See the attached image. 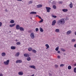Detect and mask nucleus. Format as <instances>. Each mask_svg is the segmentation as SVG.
I'll return each instance as SVG.
<instances>
[{"mask_svg":"<svg viewBox=\"0 0 76 76\" xmlns=\"http://www.w3.org/2000/svg\"><path fill=\"white\" fill-rule=\"evenodd\" d=\"M2 26V23L0 22V27L1 26Z\"/></svg>","mask_w":76,"mask_h":76,"instance_id":"79ce46f5","label":"nucleus"},{"mask_svg":"<svg viewBox=\"0 0 76 76\" xmlns=\"http://www.w3.org/2000/svg\"><path fill=\"white\" fill-rule=\"evenodd\" d=\"M74 66H76V63H75L74 64Z\"/></svg>","mask_w":76,"mask_h":76,"instance_id":"864d4df0","label":"nucleus"},{"mask_svg":"<svg viewBox=\"0 0 76 76\" xmlns=\"http://www.w3.org/2000/svg\"><path fill=\"white\" fill-rule=\"evenodd\" d=\"M60 67H63L64 65L63 64H61L60 65Z\"/></svg>","mask_w":76,"mask_h":76,"instance_id":"58836bf2","label":"nucleus"},{"mask_svg":"<svg viewBox=\"0 0 76 76\" xmlns=\"http://www.w3.org/2000/svg\"><path fill=\"white\" fill-rule=\"evenodd\" d=\"M24 56L26 57H29L30 55L28 53H25L24 54Z\"/></svg>","mask_w":76,"mask_h":76,"instance_id":"1a4fd4ad","label":"nucleus"},{"mask_svg":"<svg viewBox=\"0 0 76 76\" xmlns=\"http://www.w3.org/2000/svg\"><path fill=\"white\" fill-rule=\"evenodd\" d=\"M19 29L21 31H24V28L22 27H20Z\"/></svg>","mask_w":76,"mask_h":76,"instance_id":"ddd939ff","label":"nucleus"},{"mask_svg":"<svg viewBox=\"0 0 76 76\" xmlns=\"http://www.w3.org/2000/svg\"><path fill=\"white\" fill-rule=\"evenodd\" d=\"M32 52L34 53H37V51L35 50H32Z\"/></svg>","mask_w":76,"mask_h":76,"instance_id":"5701e85b","label":"nucleus"},{"mask_svg":"<svg viewBox=\"0 0 76 76\" xmlns=\"http://www.w3.org/2000/svg\"><path fill=\"white\" fill-rule=\"evenodd\" d=\"M20 26L19 25H16V29L17 30H19L20 29Z\"/></svg>","mask_w":76,"mask_h":76,"instance_id":"423d86ee","label":"nucleus"},{"mask_svg":"<svg viewBox=\"0 0 76 76\" xmlns=\"http://www.w3.org/2000/svg\"><path fill=\"white\" fill-rule=\"evenodd\" d=\"M20 55V53L19 52H18L16 53L15 55V57H19Z\"/></svg>","mask_w":76,"mask_h":76,"instance_id":"6e6552de","label":"nucleus"},{"mask_svg":"<svg viewBox=\"0 0 76 76\" xmlns=\"http://www.w3.org/2000/svg\"><path fill=\"white\" fill-rule=\"evenodd\" d=\"M6 12L7 11V10H6Z\"/></svg>","mask_w":76,"mask_h":76,"instance_id":"4d7b16f0","label":"nucleus"},{"mask_svg":"<svg viewBox=\"0 0 76 76\" xmlns=\"http://www.w3.org/2000/svg\"><path fill=\"white\" fill-rule=\"evenodd\" d=\"M16 44H17V45H20V42H18L16 43Z\"/></svg>","mask_w":76,"mask_h":76,"instance_id":"473e14b6","label":"nucleus"},{"mask_svg":"<svg viewBox=\"0 0 76 76\" xmlns=\"http://www.w3.org/2000/svg\"><path fill=\"white\" fill-rule=\"evenodd\" d=\"M55 68H56V69H57V68H58V65L57 64H56L55 65Z\"/></svg>","mask_w":76,"mask_h":76,"instance_id":"2f4dec72","label":"nucleus"},{"mask_svg":"<svg viewBox=\"0 0 76 76\" xmlns=\"http://www.w3.org/2000/svg\"><path fill=\"white\" fill-rule=\"evenodd\" d=\"M30 19H32V18H31H31H30Z\"/></svg>","mask_w":76,"mask_h":76,"instance_id":"6e6d98bb","label":"nucleus"},{"mask_svg":"<svg viewBox=\"0 0 76 76\" xmlns=\"http://www.w3.org/2000/svg\"><path fill=\"white\" fill-rule=\"evenodd\" d=\"M55 32H60V30H59V29H56V30H55Z\"/></svg>","mask_w":76,"mask_h":76,"instance_id":"a878e982","label":"nucleus"},{"mask_svg":"<svg viewBox=\"0 0 76 76\" xmlns=\"http://www.w3.org/2000/svg\"><path fill=\"white\" fill-rule=\"evenodd\" d=\"M46 9L47 11V12H50V10H51V8L50 7H46Z\"/></svg>","mask_w":76,"mask_h":76,"instance_id":"20e7f679","label":"nucleus"},{"mask_svg":"<svg viewBox=\"0 0 76 76\" xmlns=\"http://www.w3.org/2000/svg\"><path fill=\"white\" fill-rule=\"evenodd\" d=\"M39 16L38 15H36V17H38V18H39Z\"/></svg>","mask_w":76,"mask_h":76,"instance_id":"3c124183","label":"nucleus"},{"mask_svg":"<svg viewBox=\"0 0 76 76\" xmlns=\"http://www.w3.org/2000/svg\"><path fill=\"white\" fill-rule=\"evenodd\" d=\"M10 22L11 23H15V21L13 20H11Z\"/></svg>","mask_w":76,"mask_h":76,"instance_id":"b1692460","label":"nucleus"},{"mask_svg":"<svg viewBox=\"0 0 76 76\" xmlns=\"http://www.w3.org/2000/svg\"><path fill=\"white\" fill-rule=\"evenodd\" d=\"M62 11L64 12H66L68 11V10L67 9H62Z\"/></svg>","mask_w":76,"mask_h":76,"instance_id":"4468645a","label":"nucleus"},{"mask_svg":"<svg viewBox=\"0 0 76 76\" xmlns=\"http://www.w3.org/2000/svg\"><path fill=\"white\" fill-rule=\"evenodd\" d=\"M16 24L14 23V24H11L10 25V27L11 28H12V27H13V26H15V25Z\"/></svg>","mask_w":76,"mask_h":76,"instance_id":"2eb2a0df","label":"nucleus"},{"mask_svg":"<svg viewBox=\"0 0 76 76\" xmlns=\"http://www.w3.org/2000/svg\"><path fill=\"white\" fill-rule=\"evenodd\" d=\"M69 6V7H70V8H72V7H73V4H72V2H71L70 3V4Z\"/></svg>","mask_w":76,"mask_h":76,"instance_id":"9b49d317","label":"nucleus"},{"mask_svg":"<svg viewBox=\"0 0 76 76\" xmlns=\"http://www.w3.org/2000/svg\"><path fill=\"white\" fill-rule=\"evenodd\" d=\"M30 67L34 69H36L35 68V66H34V65H31L30 66Z\"/></svg>","mask_w":76,"mask_h":76,"instance_id":"f3484780","label":"nucleus"},{"mask_svg":"<svg viewBox=\"0 0 76 76\" xmlns=\"http://www.w3.org/2000/svg\"><path fill=\"white\" fill-rule=\"evenodd\" d=\"M45 46L46 47V49H48V48H49V45H48V44H46L45 45Z\"/></svg>","mask_w":76,"mask_h":76,"instance_id":"393cba45","label":"nucleus"},{"mask_svg":"<svg viewBox=\"0 0 76 76\" xmlns=\"http://www.w3.org/2000/svg\"><path fill=\"white\" fill-rule=\"evenodd\" d=\"M30 14H34V15H35L36 14H37V12H32L30 13Z\"/></svg>","mask_w":76,"mask_h":76,"instance_id":"412c9836","label":"nucleus"},{"mask_svg":"<svg viewBox=\"0 0 76 76\" xmlns=\"http://www.w3.org/2000/svg\"><path fill=\"white\" fill-rule=\"evenodd\" d=\"M32 1H29L28 3V4H32Z\"/></svg>","mask_w":76,"mask_h":76,"instance_id":"f704fd0d","label":"nucleus"},{"mask_svg":"<svg viewBox=\"0 0 76 76\" xmlns=\"http://www.w3.org/2000/svg\"><path fill=\"white\" fill-rule=\"evenodd\" d=\"M57 53H58V54H60V51H58L57 52Z\"/></svg>","mask_w":76,"mask_h":76,"instance_id":"a18cd8bd","label":"nucleus"},{"mask_svg":"<svg viewBox=\"0 0 76 76\" xmlns=\"http://www.w3.org/2000/svg\"><path fill=\"white\" fill-rule=\"evenodd\" d=\"M61 51H65V50H64V49H62V48H61Z\"/></svg>","mask_w":76,"mask_h":76,"instance_id":"ea45409f","label":"nucleus"},{"mask_svg":"<svg viewBox=\"0 0 76 76\" xmlns=\"http://www.w3.org/2000/svg\"><path fill=\"white\" fill-rule=\"evenodd\" d=\"M76 41V40L75 39H72V42H75V41Z\"/></svg>","mask_w":76,"mask_h":76,"instance_id":"4c0bfd02","label":"nucleus"},{"mask_svg":"<svg viewBox=\"0 0 76 76\" xmlns=\"http://www.w3.org/2000/svg\"><path fill=\"white\" fill-rule=\"evenodd\" d=\"M36 31H38V28H36Z\"/></svg>","mask_w":76,"mask_h":76,"instance_id":"37998d69","label":"nucleus"},{"mask_svg":"<svg viewBox=\"0 0 76 76\" xmlns=\"http://www.w3.org/2000/svg\"><path fill=\"white\" fill-rule=\"evenodd\" d=\"M11 50H15L16 49V47L15 46H11Z\"/></svg>","mask_w":76,"mask_h":76,"instance_id":"a211bd4d","label":"nucleus"},{"mask_svg":"<svg viewBox=\"0 0 76 76\" xmlns=\"http://www.w3.org/2000/svg\"><path fill=\"white\" fill-rule=\"evenodd\" d=\"M31 60V57H28L27 58V61H30Z\"/></svg>","mask_w":76,"mask_h":76,"instance_id":"aec40b11","label":"nucleus"},{"mask_svg":"<svg viewBox=\"0 0 76 76\" xmlns=\"http://www.w3.org/2000/svg\"><path fill=\"white\" fill-rule=\"evenodd\" d=\"M39 19H42V18H41V17L40 16H39Z\"/></svg>","mask_w":76,"mask_h":76,"instance_id":"8fccbe9b","label":"nucleus"},{"mask_svg":"<svg viewBox=\"0 0 76 76\" xmlns=\"http://www.w3.org/2000/svg\"><path fill=\"white\" fill-rule=\"evenodd\" d=\"M68 69H69V70H70L71 69H72V66H69L68 67Z\"/></svg>","mask_w":76,"mask_h":76,"instance_id":"cd10ccee","label":"nucleus"},{"mask_svg":"<svg viewBox=\"0 0 76 76\" xmlns=\"http://www.w3.org/2000/svg\"><path fill=\"white\" fill-rule=\"evenodd\" d=\"M49 76H52V74L49 73Z\"/></svg>","mask_w":76,"mask_h":76,"instance_id":"c03bdc74","label":"nucleus"},{"mask_svg":"<svg viewBox=\"0 0 76 76\" xmlns=\"http://www.w3.org/2000/svg\"><path fill=\"white\" fill-rule=\"evenodd\" d=\"M32 48H29L28 49V50L29 51H32Z\"/></svg>","mask_w":76,"mask_h":76,"instance_id":"bb28decb","label":"nucleus"},{"mask_svg":"<svg viewBox=\"0 0 76 76\" xmlns=\"http://www.w3.org/2000/svg\"><path fill=\"white\" fill-rule=\"evenodd\" d=\"M59 48V46H58L55 49V50H56V51H58V49Z\"/></svg>","mask_w":76,"mask_h":76,"instance_id":"c756f323","label":"nucleus"},{"mask_svg":"<svg viewBox=\"0 0 76 76\" xmlns=\"http://www.w3.org/2000/svg\"><path fill=\"white\" fill-rule=\"evenodd\" d=\"M30 37L32 39H34L35 38V35L33 33H31L30 34Z\"/></svg>","mask_w":76,"mask_h":76,"instance_id":"f03ea898","label":"nucleus"},{"mask_svg":"<svg viewBox=\"0 0 76 76\" xmlns=\"http://www.w3.org/2000/svg\"><path fill=\"white\" fill-rule=\"evenodd\" d=\"M0 76H3V74L1 73L0 74Z\"/></svg>","mask_w":76,"mask_h":76,"instance_id":"49530a36","label":"nucleus"},{"mask_svg":"<svg viewBox=\"0 0 76 76\" xmlns=\"http://www.w3.org/2000/svg\"><path fill=\"white\" fill-rule=\"evenodd\" d=\"M44 20H43V19H41V20L39 21V23H42V22H43Z\"/></svg>","mask_w":76,"mask_h":76,"instance_id":"7c9ffc66","label":"nucleus"},{"mask_svg":"<svg viewBox=\"0 0 76 76\" xmlns=\"http://www.w3.org/2000/svg\"><path fill=\"white\" fill-rule=\"evenodd\" d=\"M65 23V20L64 18L58 20L57 22L58 24H64Z\"/></svg>","mask_w":76,"mask_h":76,"instance_id":"f257e3e1","label":"nucleus"},{"mask_svg":"<svg viewBox=\"0 0 76 76\" xmlns=\"http://www.w3.org/2000/svg\"><path fill=\"white\" fill-rule=\"evenodd\" d=\"M22 0H17V1H22Z\"/></svg>","mask_w":76,"mask_h":76,"instance_id":"603ef678","label":"nucleus"},{"mask_svg":"<svg viewBox=\"0 0 76 76\" xmlns=\"http://www.w3.org/2000/svg\"><path fill=\"white\" fill-rule=\"evenodd\" d=\"M1 56L3 57H4L6 56V53L4 52H3L1 53Z\"/></svg>","mask_w":76,"mask_h":76,"instance_id":"dca6fc26","label":"nucleus"},{"mask_svg":"<svg viewBox=\"0 0 76 76\" xmlns=\"http://www.w3.org/2000/svg\"><path fill=\"white\" fill-rule=\"evenodd\" d=\"M58 58H60V56H58Z\"/></svg>","mask_w":76,"mask_h":76,"instance_id":"09e8293b","label":"nucleus"},{"mask_svg":"<svg viewBox=\"0 0 76 76\" xmlns=\"http://www.w3.org/2000/svg\"><path fill=\"white\" fill-rule=\"evenodd\" d=\"M74 47H75V48H76V43L75 44H74Z\"/></svg>","mask_w":76,"mask_h":76,"instance_id":"de8ad7c7","label":"nucleus"},{"mask_svg":"<svg viewBox=\"0 0 76 76\" xmlns=\"http://www.w3.org/2000/svg\"><path fill=\"white\" fill-rule=\"evenodd\" d=\"M56 23V21L55 20H54L52 22V26L55 25V24Z\"/></svg>","mask_w":76,"mask_h":76,"instance_id":"39448f33","label":"nucleus"},{"mask_svg":"<svg viewBox=\"0 0 76 76\" xmlns=\"http://www.w3.org/2000/svg\"><path fill=\"white\" fill-rule=\"evenodd\" d=\"M40 32H44V30H43V29H42V28L40 27Z\"/></svg>","mask_w":76,"mask_h":76,"instance_id":"4be33fe9","label":"nucleus"},{"mask_svg":"<svg viewBox=\"0 0 76 76\" xmlns=\"http://www.w3.org/2000/svg\"><path fill=\"white\" fill-rule=\"evenodd\" d=\"M52 17H53V18H57V16L54 15H52Z\"/></svg>","mask_w":76,"mask_h":76,"instance_id":"c85d7f7f","label":"nucleus"},{"mask_svg":"<svg viewBox=\"0 0 76 76\" xmlns=\"http://www.w3.org/2000/svg\"><path fill=\"white\" fill-rule=\"evenodd\" d=\"M59 4H62L63 3V1H59Z\"/></svg>","mask_w":76,"mask_h":76,"instance_id":"a19ab883","label":"nucleus"},{"mask_svg":"<svg viewBox=\"0 0 76 76\" xmlns=\"http://www.w3.org/2000/svg\"><path fill=\"white\" fill-rule=\"evenodd\" d=\"M74 72H75V73H76V67L74 68Z\"/></svg>","mask_w":76,"mask_h":76,"instance_id":"c9c22d12","label":"nucleus"},{"mask_svg":"<svg viewBox=\"0 0 76 76\" xmlns=\"http://www.w3.org/2000/svg\"><path fill=\"white\" fill-rule=\"evenodd\" d=\"M52 1H50V2H51V3H53V4H55V1H53V2Z\"/></svg>","mask_w":76,"mask_h":76,"instance_id":"e433bc0d","label":"nucleus"},{"mask_svg":"<svg viewBox=\"0 0 76 76\" xmlns=\"http://www.w3.org/2000/svg\"><path fill=\"white\" fill-rule=\"evenodd\" d=\"M53 9H56V6L55 5H53Z\"/></svg>","mask_w":76,"mask_h":76,"instance_id":"72a5a7b5","label":"nucleus"},{"mask_svg":"<svg viewBox=\"0 0 76 76\" xmlns=\"http://www.w3.org/2000/svg\"><path fill=\"white\" fill-rule=\"evenodd\" d=\"M9 63V60H7L6 61H4V64L5 65H8Z\"/></svg>","mask_w":76,"mask_h":76,"instance_id":"7ed1b4c3","label":"nucleus"},{"mask_svg":"<svg viewBox=\"0 0 76 76\" xmlns=\"http://www.w3.org/2000/svg\"><path fill=\"white\" fill-rule=\"evenodd\" d=\"M18 41V40L17 39H16L15 40V41H16V42H17V41Z\"/></svg>","mask_w":76,"mask_h":76,"instance_id":"5fc2aeb1","label":"nucleus"},{"mask_svg":"<svg viewBox=\"0 0 76 76\" xmlns=\"http://www.w3.org/2000/svg\"><path fill=\"white\" fill-rule=\"evenodd\" d=\"M23 72H18V75H23Z\"/></svg>","mask_w":76,"mask_h":76,"instance_id":"6ab92c4d","label":"nucleus"},{"mask_svg":"<svg viewBox=\"0 0 76 76\" xmlns=\"http://www.w3.org/2000/svg\"><path fill=\"white\" fill-rule=\"evenodd\" d=\"M42 7V4H39L37 5V8H39V7Z\"/></svg>","mask_w":76,"mask_h":76,"instance_id":"f8f14e48","label":"nucleus"},{"mask_svg":"<svg viewBox=\"0 0 76 76\" xmlns=\"http://www.w3.org/2000/svg\"><path fill=\"white\" fill-rule=\"evenodd\" d=\"M22 60H18L16 61V63H22Z\"/></svg>","mask_w":76,"mask_h":76,"instance_id":"9d476101","label":"nucleus"},{"mask_svg":"<svg viewBox=\"0 0 76 76\" xmlns=\"http://www.w3.org/2000/svg\"><path fill=\"white\" fill-rule=\"evenodd\" d=\"M71 33H72V31L69 30L67 32L66 34L67 35H70V34H71Z\"/></svg>","mask_w":76,"mask_h":76,"instance_id":"0eeeda50","label":"nucleus"}]
</instances>
